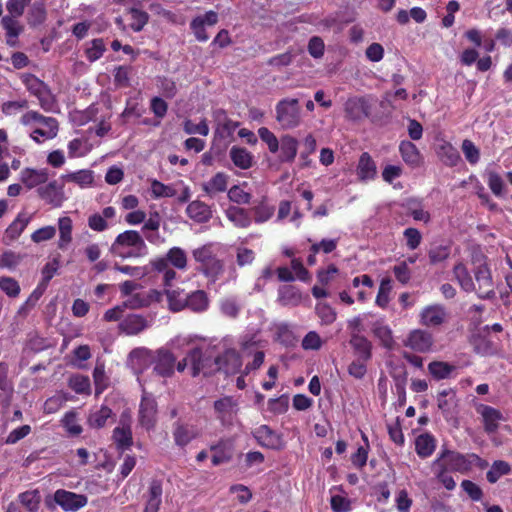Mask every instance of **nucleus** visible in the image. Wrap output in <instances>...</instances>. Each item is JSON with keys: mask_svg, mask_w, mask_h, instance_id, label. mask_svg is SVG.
<instances>
[{"mask_svg": "<svg viewBox=\"0 0 512 512\" xmlns=\"http://www.w3.org/2000/svg\"><path fill=\"white\" fill-rule=\"evenodd\" d=\"M192 258L196 263L195 270L202 274L209 284H215L224 274V261L218 257L214 243H206L193 249Z\"/></svg>", "mask_w": 512, "mask_h": 512, "instance_id": "f257e3e1", "label": "nucleus"}, {"mask_svg": "<svg viewBox=\"0 0 512 512\" xmlns=\"http://www.w3.org/2000/svg\"><path fill=\"white\" fill-rule=\"evenodd\" d=\"M434 461L444 464V467L451 472L461 474H467L474 466L483 470L489 465L485 459L475 453L462 454L448 448H443Z\"/></svg>", "mask_w": 512, "mask_h": 512, "instance_id": "f03ea898", "label": "nucleus"}, {"mask_svg": "<svg viewBox=\"0 0 512 512\" xmlns=\"http://www.w3.org/2000/svg\"><path fill=\"white\" fill-rule=\"evenodd\" d=\"M109 251L122 259L140 258L148 253V247L139 232L126 230L116 236Z\"/></svg>", "mask_w": 512, "mask_h": 512, "instance_id": "7ed1b4c3", "label": "nucleus"}, {"mask_svg": "<svg viewBox=\"0 0 512 512\" xmlns=\"http://www.w3.org/2000/svg\"><path fill=\"white\" fill-rule=\"evenodd\" d=\"M21 81L29 93L38 99L40 107L50 112L56 105V100L48 85L31 73L21 75Z\"/></svg>", "mask_w": 512, "mask_h": 512, "instance_id": "20e7f679", "label": "nucleus"}, {"mask_svg": "<svg viewBox=\"0 0 512 512\" xmlns=\"http://www.w3.org/2000/svg\"><path fill=\"white\" fill-rule=\"evenodd\" d=\"M276 121L283 129H293L301 122V108L297 98H283L276 104Z\"/></svg>", "mask_w": 512, "mask_h": 512, "instance_id": "39448f33", "label": "nucleus"}, {"mask_svg": "<svg viewBox=\"0 0 512 512\" xmlns=\"http://www.w3.org/2000/svg\"><path fill=\"white\" fill-rule=\"evenodd\" d=\"M373 98L366 96H351L344 103L345 118L352 122H360L371 115Z\"/></svg>", "mask_w": 512, "mask_h": 512, "instance_id": "423d86ee", "label": "nucleus"}, {"mask_svg": "<svg viewBox=\"0 0 512 512\" xmlns=\"http://www.w3.org/2000/svg\"><path fill=\"white\" fill-rule=\"evenodd\" d=\"M213 409L220 424L223 427H231L236 421L239 404L233 396H223L214 401Z\"/></svg>", "mask_w": 512, "mask_h": 512, "instance_id": "0eeeda50", "label": "nucleus"}, {"mask_svg": "<svg viewBox=\"0 0 512 512\" xmlns=\"http://www.w3.org/2000/svg\"><path fill=\"white\" fill-rule=\"evenodd\" d=\"M214 358L211 353L200 348H193L188 352V359L191 366V374L193 377L203 373L204 376L211 375L216 372Z\"/></svg>", "mask_w": 512, "mask_h": 512, "instance_id": "6e6552de", "label": "nucleus"}, {"mask_svg": "<svg viewBox=\"0 0 512 512\" xmlns=\"http://www.w3.org/2000/svg\"><path fill=\"white\" fill-rule=\"evenodd\" d=\"M53 501L65 512H76L87 505L88 497L65 489H57Z\"/></svg>", "mask_w": 512, "mask_h": 512, "instance_id": "1a4fd4ad", "label": "nucleus"}, {"mask_svg": "<svg viewBox=\"0 0 512 512\" xmlns=\"http://www.w3.org/2000/svg\"><path fill=\"white\" fill-rule=\"evenodd\" d=\"M475 280L478 287L475 290L478 297L482 299H491L495 297L494 283L490 268L487 264L477 266L474 271Z\"/></svg>", "mask_w": 512, "mask_h": 512, "instance_id": "9d476101", "label": "nucleus"}, {"mask_svg": "<svg viewBox=\"0 0 512 512\" xmlns=\"http://www.w3.org/2000/svg\"><path fill=\"white\" fill-rule=\"evenodd\" d=\"M216 372H224L227 375L237 373L242 360L240 354L235 349H227L221 355L214 358Z\"/></svg>", "mask_w": 512, "mask_h": 512, "instance_id": "9b49d317", "label": "nucleus"}, {"mask_svg": "<svg viewBox=\"0 0 512 512\" xmlns=\"http://www.w3.org/2000/svg\"><path fill=\"white\" fill-rule=\"evenodd\" d=\"M433 342L431 333L426 330L416 329L411 331L406 340H404V346L416 352L425 353L431 350Z\"/></svg>", "mask_w": 512, "mask_h": 512, "instance_id": "f8f14e48", "label": "nucleus"}, {"mask_svg": "<svg viewBox=\"0 0 512 512\" xmlns=\"http://www.w3.org/2000/svg\"><path fill=\"white\" fill-rule=\"evenodd\" d=\"M257 443L265 448L279 450L283 447L281 435L272 430L268 425H261L253 432Z\"/></svg>", "mask_w": 512, "mask_h": 512, "instance_id": "ddd939ff", "label": "nucleus"}, {"mask_svg": "<svg viewBox=\"0 0 512 512\" xmlns=\"http://www.w3.org/2000/svg\"><path fill=\"white\" fill-rule=\"evenodd\" d=\"M37 193L42 200L55 208L61 207L65 200L63 186L59 185L55 180L38 187Z\"/></svg>", "mask_w": 512, "mask_h": 512, "instance_id": "4468645a", "label": "nucleus"}, {"mask_svg": "<svg viewBox=\"0 0 512 512\" xmlns=\"http://www.w3.org/2000/svg\"><path fill=\"white\" fill-rule=\"evenodd\" d=\"M163 487L162 481L152 479L147 492L144 494L145 506L143 512H159L162 504Z\"/></svg>", "mask_w": 512, "mask_h": 512, "instance_id": "2eb2a0df", "label": "nucleus"}, {"mask_svg": "<svg viewBox=\"0 0 512 512\" xmlns=\"http://www.w3.org/2000/svg\"><path fill=\"white\" fill-rule=\"evenodd\" d=\"M157 403L153 398L143 396L139 406V422L146 430L156 424Z\"/></svg>", "mask_w": 512, "mask_h": 512, "instance_id": "dca6fc26", "label": "nucleus"}, {"mask_svg": "<svg viewBox=\"0 0 512 512\" xmlns=\"http://www.w3.org/2000/svg\"><path fill=\"white\" fill-rule=\"evenodd\" d=\"M209 307L210 298L206 291L199 289L186 294L184 310H189L194 313H203L206 312Z\"/></svg>", "mask_w": 512, "mask_h": 512, "instance_id": "f3484780", "label": "nucleus"}, {"mask_svg": "<svg viewBox=\"0 0 512 512\" xmlns=\"http://www.w3.org/2000/svg\"><path fill=\"white\" fill-rule=\"evenodd\" d=\"M476 412L481 415L484 429L487 433H494L499 427V421L503 419L500 410L485 404L476 406Z\"/></svg>", "mask_w": 512, "mask_h": 512, "instance_id": "a211bd4d", "label": "nucleus"}, {"mask_svg": "<svg viewBox=\"0 0 512 512\" xmlns=\"http://www.w3.org/2000/svg\"><path fill=\"white\" fill-rule=\"evenodd\" d=\"M176 358L168 350H159L154 361V372L164 378L174 374Z\"/></svg>", "mask_w": 512, "mask_h": 512, "instance_id": "6ab92c4d", "label": "nucleus"}, {"mask_svg": "<svg viewBox=\"0 0 512 512\" xmlns=\"http://www.w3.org/2000/svg\"><path fill=\"white\" fill-rule=\"evenodd\" d=\"M252 222L263 224L268 222L275 213V206L271 204L267 197H262L253 207L249 209Z\"/></svg>", "mask_w": 512, "mask_h": 512, "instance_id": "aec40b11", "label": "nucleus"}, {"mask_svg": "<svg viewBox=\"0 0 512 512\" xmlns=\"http://www.w3.org/2000/svg\"><path fill=\"white\" fill-rule=\"evenodd\" d=\"M210 450L213 452L211 462L214 466H218L232 460L234 445L230 440H220L217 444L212 445Z\"/></svg>", "mask_w": 512, "mask_h": 512, "instance_id": "412c9836", "label": "nucleus"}, {"mask_svg": "<svg viewBox=\"0 0 512 512\" xmlns=\"http://www.w3.org/2000/svg\"><path fill=\"white\" fill-rule=\"evenodd\" d=\"M226 218L237 228L246 229L252 224V217L249 209L238 205H231L225 210Z\"/></svg>", "mask_w": 512, "mask_h": 512, "instance_id": "4be33fe9", "label": "nucleus"}, {"mask_svg": "<svg viewBox=\"0 0 512 512\" xmlns=\"http://www.w3.org/2000/svg\"><path fill=\"white\" fill-rule=\"evenodd\" d=\"M1 25L6 32V44L9 47H18V37L24 30L23 25H21L17 19L10 16H4L1 19Z\"/></svg>", "mask_w": 512, "mask_h": 512, "instance_id": "5701e85b", "label": "nucleus"}, {"mask_svg": "<svg viewBox=\"0 0 512 512\" xmlns=\"http://www.w3.org/2000/svg\"><path fill=\"white\" fill-rule=\"evenodd\" d=\"M357 176L360 181L374 180L377 176V166L368 152H363L357 165Z\"/></svg>", "mask_w": 512, "mask_h": 512, "instance_id": "b1692460", "label": "nucleus"}, {"mask_svg": "<svg viewBox=\"0 0 512 512\" xmlns=\"http://www.w3.org/2000/svg\"><path fill=\"white\" fill-rule=\"evenodd\" d=\"M155 259L164 260L167 265L180 271H185L188 267L187 253L184 249L177 246L170 248L164 256Z\"/></svg>", "mask_w": 512, "mask_h": 512, "instance_id": "393cba45", "label": "nucleus"}, {"mask_svg": "<svg viewBox=\"0 0 512 512\" xmlns=\"http://www.w3.org/2000/svg\"><path fill=\"white\" fill-rule=\"evenodd\" d=\"M298 140L291 135H283L280 138L279 161L282 163H292L295 160L298 151Z\"/></svg>", "mask_w": 512, "mask_h": 512, "instance_id": "a878e982", "label": "nucleus"}, {"mask_svg": "<svg viewBox=\"0 0 512 512\" xmlns=\"http://www.w3.org/2000/svg\"><path fill=\"white\" fill-rule=\"evenodd\" d=\"M48 178L49 173L47 169L25 168L20 173V180L28 189L46 183Z\"/></svg>", "mask_w": 512, "mask_h": 512, "instance_id": "bb28decb", "label": "nucleus"}, {"mask_svg": "<svg viewBox=\"0 0 512 512\" xmlns=\"http://www.w3.org/2000/svg\"><path fill=\"white\" fill-rule=\"evenodd\" d=\"M228 178V175L224 172H217L209 181L204 182L201 185L202 190L212 198L218 193H222L227 190Z\"/></svg>", "mask_w": 512, "mask_h": 512, "instance_id": "cd10ccee", "label": "nucleus"}, {"mask_svg": "<svg viewBox=\"0 0 512 512\" xmlns=\"http://www.w3.org/2000/svg\"><path fill=\"white\" fill-rule=\"evenodd\" d=\"M186 213L189 218L197 223H205L212 217L210 207L199 200L192 201L186 208Z\"/></svg>", "mask_w": 512, "mask_h": 512, "instance_id": "c85d7f7f", "label": "nucleus"}, {"mask_svg": "<svg viewBox=\"0 0 512 512\" xmlns=\"http://www.w3.org/2000/svg\"><path fill=\"white\" fill-rule=\"evenodd\" d=\"M196 437L194 428L188 424L177 421L173 425L174 442L179 447H185Z\"/></svg>", "mask_w": 512, "mask_h": 512, "instance_id": "c756f323", "label": "nucleus"}, {"mask_svg": "<svg viewBox=\"0 0 512 512\" xmlns=\"http://www.w3.org/2000/svg\"><path fill=\"white\" fill-rule=\"evenodd\" d=\"M152 269L162 275V286L165 289L172 287L173 282L177 278V272L175 268L167 265L164 260L153 259L150 262Z\"/></svg>", "mask_w": 512, "mask_h": 512, "instance_id": "7c9ffc66", "label": "nucleus"}, {"mask_svg": "<svg viewBox=\"0 0 512 512\" xmlns=\"http://www.w3.org/2000/svg\"><path fill=\"white\" fill-rule=\"evenodd\" d=\"M350 345L359 359L364 362L371 359L372 345L367 338L358 334H353L350 339Z\"/></svg>", "mask_w": 512, "mask_h": 512, "instance_id": "2f4dec72", "label": "nucleus"}, {"mask_svg": "<svg viewBox=\"0 0 512 512\" xmlns=\"http://www.w3.org/2000/svg\"><path fill=\"white\" fill-rule=\"evenodd\" d=\"M436 448V440L429 433L420 434L415 440V451L420 458L430 457Z\"/></svg>", "mask_w": 512, "mask_h": 512, "instance_id": "473e14b6", "label": "nucleus"}, {"mask_svg": "<svg viewBox=\"0 0 512 512\" xmlns=\"http://www.w3.org/2000/svg\"><path fill=\"white\" fill-rule=\"evenodd\" d=\"M229 156L233 164L240 169L246 170L253 165V155L244 147L233 146Z\"/></svg>", "mask_w": 512, "mask_h": 512, "instance_id": "72a5a7b5", "label": "nucleus"}, {"mask_svg": "<svg viewBox=\"0 0 512 512\" xmlns=\"http://www.w3.org/2000/svg\"><path fill=\"white\" fill-rule=\"evenodd\" d=\"M399 151L406 164L413 167L419 166L421 162V153L414 143L407 140L401 141Z\"/></svg>", "mask_w": 512, "mask_h": 512, "instance_id": "f704fd0d", "label": "nucleus"}, {"mask_svg": "<svg viewBox=\"0 0 512 512\" xmlns=\"http://www.w3.org/2000/svg\"><path fill=\"white\" fill-rule=\"evenodd\" d=\"M59 240L58 248L64 250L72 242L73 222L68 216L58 219Z\"/></svg>", "mask_w": 512, "mask_h": 512, "instance_id": "c9c22d12", "label": "nucleus"}, {"mask_svg": "<svg viewBox=\"0 0 512 512\" xmlns=\"http://www.w3.org/2000/svg\"><path fill=\"white\" fill-rule=\"evenodd\" d=\"M112 438L116 444L117 450L120 452L130 449L133 445L132 431L129 426L114 428Z\"/></svg>", "mask_w": 512, "mask_h": 512, "instance_id": "e433bc0d", "label": "nucleus"}, {"mask_svg": "<svg viewBox=\"0 0 512 512\" xmlns=\"http://www.w3.org/2000/svg\"><path fill=\"white\" fill-rule=\"evenodd\" d=\"M432 472L435 478L440 482L447 490L452 491L456 487V482L451 475V471L444 467V464L433 461L431 464Z\"/></svg>", "mask_w": 512, "mask_h": 512, "instance_id": "4c0bfd02", "label": "nucleus"}, {"mask_svg": "<svg viewBox=\"0 0 512 512\" xmlns=\"http://www.w3.org/2000/svg\"><path fill=\"white\" fill-rule=\"evenodd\" d=\"M114 417L112 410L108 406L102 405L98 410L90 413L88 424L91 428L100 429L107 424L109 419L114 420Z\"/></svg>", "mask_w": 512, "mask_h": 512, "instance_id": "58836bf2", "label": "nucleus"}, {"mask_svg": "<svg viewBox=\"0 0 512 512\" xmlns=\"http://www.w3.org/2000/svg\"><path fill=\"white\" fill-rule=\"evenodd\" d=\"M185 296L186 294L181 288L165 289V297L167 299L168 309L174 313L183 311L185 305Z\"/></svg>", "mask_w": 512, "mask_h": 512, "instance_id": "ea45409f", "label": "nucleus"}, {"mask_svg": "<svg viewBox=\"0 0 512 512\" xmlns=\"http://www.w3.org/2000/svg\"><path fill=\"white\" fill-rule=\"evenodd\" d=\"M453 274L455 279L465 292H472L475 290L473 278L470 275L467 267L462 262H459L454 266Z\"/></svg>", "mask_w": 512, "mask_h": 512, "instance_id": "a19ab883", "label": "nucleus"}, {"mask_svg": "<svg viewBox=\"0 0 512 512\" xmlns=\"http://www.w3.org/2000/svg\"><path fill=\"white\" fill-rule=\"evenodd\" d=\"M301 298V293L294 286L284 285L278 290V301L283 306H295Z\"/></svg>", "mask_w": 512, "mask_h": 512, "instance_id": "79ce46f5", "label": "nucleus"}, {"mask_svg": "<svg viewBox=\"0 0 512 512\" xmlns=\"http://www.w3.org/2000/svg\"><path fill=\"white\" fill-rule=\"evenodd\" d=\"M130 15L129 27L133 32H141L149 22V14L136 7H131L127 10Z\"/></svg>", "mask_w": 512, "mask_h": 512, "instance_id": "37998d69", "label": "nucleus"}, {"mask_svg": "<svg viewBox=\"0 0 512 512\" xmlns=\"http://www.w3.org/2000/svg\"><path fill=\"white\" fill-rule=\"evenodd\" d=\"M373 335L379 339L382 346L392 349L394 346V338L391 329L384 325L383 322H373Z\"/></svg>", "mask_w": 512, "mask_h": 512, "instance_id": "c03bdc74", "label": "nucleus"}, {"mask_svg": "<svg viewBox=\"0 0 512 512\" xmlns=\"http://www.w3.org/2000/svg\"><path fill=\"white\" fill-rule=\"evenodd\" d=\"M489 335V326H485L479 333H473L471 343L474 345L477 352L488 354L493 350V343L487 339Z\"/></svg>", "mask_w": 512, "mask_h": 512, "instance_id": "a18cd8bd", "label": "nucleus"}, {"mask_svg": "<svg viewBox=\"0 0 512 512\" xmlns=\"http://www.w3.org/2000/svg\"><path fill=\"white\" fill-rule=\"evenodd\" d=\"M30 221L29 217L19 214L5 231V238L9 241L16 240L27 227Z\"/></svg>", "mask_w": 512, "mask_h": 512, "instance_id": "49530a36", "label": "nucleus"}, {"mask_svg": "<svg viewBox=\"0 0 512 512\" xmlns=\"http://www.w3.org/2000/svg\"><path fill=\"white\" fill-rule=\"evenodd\" d=\"M454 370V365L443 361H432L428 364V371L436 380L449 378Z\"/></svg>", "mask_w": 512, "mask_h": 512, "instance_id": "de8ad7c7", "label": "nucleus"}, {"mask_svg": "<svg viewBox=\"0 0 512 512\" xmlns=\"http://www.w3.org/2000/svg\"><path fill=\"white\" fill-rule=\"evenodd\" d=\"M438 154L442 162L449 167L456 166L461 160L459 151L451 143L441 145Z\"/></svg>", "mask_w": 512, "mask_h": 512, "instance_id": "09e8293b", "label": "nucleus"}, {"mask_svg": "<svg viewBox=\"0 0 512 512\" xmlns=\"http://www.w3.org/2000/svg\"><path fill=\"white\" fill-rule=\"evenodd\" d=\"M511 472V466L504 460H496L493 462L490 470L486 473L487 481L491 484L496 483L502 476Z\"/></svg>", "mask_w": 512, "mask_h": 512, "instance_id": "8fccbe9b", "label": "nucleus"}, {"mask_svg": "<svg viewBox=\"0 0 512 512\" xmlns=\"http://www.w3.org/2000/svg\"><path fill=\"white\" fill-rule=\"evenodd\" d=\"M149 10L156 16L171 24H181V17L177 13L164 8L161 3L154 2L149 5Z\"/></svg>", "mask_w": 512, "mask_h": 512, "instance_id": "3c124183", "label": "nucleus"}, {"mask_svg": "<svg viewBox=\"0 0 512 512\" xmlns=\"http://www.w3.org/2000/svg\"><path fill=\"white\" fill-rule=\"evenodd\" d=\"M132 67L127 65L116 66L113 70V82L117 88L130 87V76Z\"/></svg>", "mask_w": 512, "mask_h": 512, "instance_id": "603ef678", "label": "nucleus"}, {"mask_svg": "<svg viewBox=\"0 0 512 512\" xmlns=\"http://www.w3.org/2000/svg\"><path fill=\"white\" fill-rule=\"evenodd\" d=\"M18 499H19L20 503L29 512H36L39 509L41 497H40V493L38 490L22 492L19 494Z\"/></svg>", "mask_w": 512, "mask_h": 512, "instance_id": "864d4df0", "label": "nucleus"}, {"mask_svg": "<svg viewBox=\"0 0 512 512\" xmlns=\"http://www.w3.org/2000/svg\"><path fill=\"white\" fill-rule=\"evenodd\" d=\"M362 439L365 445L358 447L357 451L351 455V462L358 469H362L366 465L370 449L369 440L365 433H362Z\"/></svg>", "mask_w": 512, "mask_h": 512, "instance_id": "5fc2aeb1", "label": "nucleus"}, {"mask_svg": "<svg viewBox=\"0 0 512 512\" xmlns=\"http://www.w3.org/2000/svg\"><path fill=\"white\" fill-rule=\"evenodd\" d=\"M219 309L224 316L236 318L241 306L235 297H225L219 301Z\"/></svg>", "mask_w": 512, "mask_h": 512, "instance_id": "6e6d98bb", "label": "nucleus"}, {"mask_svg": "<svg viewBox=\"0 0 512 512\" xmlns=\"http://www.w3.org/2000/svg\"><path fill=\"white\" fill-rule=\"evenodd\" d=\"M42 124L44 126H46L47 129L36 128L31 133V138L37 143H41L42 140L40 138H42V139L54 138L58 132V122L55 118H54V124H52V123H42Z\"/></svg>", "mask_w": 512, "mask_h": 512, "instance_id": "4d7b16f0", "label": "nucleus"}, {"mask_svg": "<svg viewBox=\"0 0 512 512\" xmlns=\"http://www.w3.org/2000/svg\"><path fill=\"white\" fill-rule=\"evenodd\" d=\"M450 253L449 245H433L428 251L429 262L432 265L443 262L450 256Z\"/></svg>", "mask_w": 512, "mask_h": 512, "instance_id": "13d9d810", "label": "nucleus"}, {"mask_svg": "<svg viewBox=\"0 0 512 512\" xmlns=\"http://www.w3.org/2000/svg\"><path fill=\"white\" fill-rule=\"evenodd\" d=\"M67 182L79 184L81 187L89 186L93 183V174L90 170H79L62 177Z\"/></svg>", "mask_w": 512, "mask_h": 512, "instance_id": "bf43d9fd", "label": "nucleus"}, {"mask_svg": "<svg viewBox=\"0 0 512 512\" xmlns=\"http://www.w3.org/2000/svg\"><path fill=\"white\" fill-rule=\"evenodd\" d=\"M420 316L421 320H445L447 313L443 305L433 304L425 307Z\"/></svg>", "mask_w": 512, "mask_h": 512, "instance_id": "052dcab7", "label": "nucleus"}, {"mask_svg": "<svg viewBox=\"0 0 512 512\" xmlns=\"http://www.w3.org/2000/svg\"><path fill=\"white\" fill-rule=\"evenodd\" d=\"M392 291V281L390 278H383L380 282L379 290L376 296V304L385 308L390 301V293Z\"/></svg>", "mask_w": 512, "mask_h": 512, "instance_id": "680f3d73", "label": "nucleus"}, {"mask_svg": "<svg viewBox=\"0 0 512 512\" xmlns=\"http://www.w3.org/2000/svg\"><path fill=\"white\" fill-rule=\"evenodd\" d=\"M259 138L267 145L268 150L275 154L279 151L280 140L267 127L258 129Z\"/></svg>", "mask_w": 512, "mask_h": 512, "instance_id": "e2e57ef3", "label": "nucleus"}, {"mask_svg": "<svg viewBox=\"0 0 512 512\" xmlns=\"http://www.w3.org/2000/svg\"><path fill=\"white\" fill-rule=\"evenodd\" d=\"M106 51L105 43L102 38H96L91 41V46L85 51L86 58L90 62H95L100 59Z\"/></svg>", "mask_w": 512, "mask_h": 512, "instance_id": "0e129e2a", "label": "nucleus"}, {"mask_svg": "<svg viewBox=\"0 0 512 512\" xmlns=\"http://www.w3.org/2000/svg\"><path fill=\"white\" fill-rule=\"evenodd\" d=\"M462 152L466 160L471 164L475 165L480 160V150L476 145L469 139H464L461 145Z\"/></svg>", "mask_w": 512, "mask_h": 512, "instance_id": "69168bd1", "label": "nucleus"}, {"mask_svg": "<svg viewBox=\"0 0 512 512\" xmlns=\"http://www.w3.org/2000/svg\"><path fill=\"white\" fill-rule=\"evenodd\" d=\"M29 24L37 26L46 20V9L43 3L35 2L29 11Z\"/></svg>", "mask_w": 512, "mask_h": 512, "instance_id": "338daca9", "label": "nucleus"}, {"mask_svg": "<svg viewBox=\"0 0 512 512\" xmlns=\"http://www.w3.org/2000/svg\"><path fill=\"white\" fill-rule=\"evenodd\" d=\"M70 388L78 394L88 393L90 391V379L88 376L75 375L70 378Z\"/></svg>", "mask_w": 512, "mask_h": 512, "instance_id": "774afa93", "label": "nucleus"}]
</instances>
